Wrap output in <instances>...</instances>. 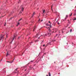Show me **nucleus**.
I'll return each mask as SVG.
<instances>
[{
  "instance_id": "5fc2aeb1",
  "label": "nucleus",
  "mask_w": 76,
  "mask_h": 76,
  "mask_svg": "<svg viewBox=\"0 0 76 76\" xmlns=\"http://www.w3.org/2000/svg\"><path fill=\"white\" fill-rule=\"evenodd\" d=\"M37 35H38V34H37Z\"/></svg>"
},
{
  "instance_id": "13d9d810",
  "label": "nucleus",
  "mask_w": 76,
  "mask_h": 76,
  "mask_svg": "<svg viewBox=\"0 0 76 76\" xmlns=\"http://www.w3.org/2000/svg\"><path fill=\"white\" fill-rule=\"evenodd\" d=\"M27 24H28V23H26Z\"/></svg>"
},
{
  "instance_id": "a211bd4d",
  "label": "nucleus",
  "mask_w": 76,
  "mask_h": 76,
  "mask_svg": "<svg viewBox=\"0 0 76 76\" xmlns=\"http://www.w3.org/2000/svg\"><path fill=\"white\" fill-rule=\"evenodd\" d=\"M53 6H51V9L52 10V12H53Z\"/></svg>"
},
{
  "instance_id": "4d7b16f0",
  "label": "nucleus",
  "mask_w": 76,
  "mask_h": 76,
  "mask_svg": "<svg viewBox=\"0 0 76 76\" xmlns=\"http://www.w3.org/2000/svg\"><path fill=\"white\" fill-rule=\"evenodd\" d=\"M51 23H50V25H51Z\"/></svg>"
},
{
  "instance_id": "7c9ffc66",
  "label": "nucleus",
  "mask_w": 76,
  "mask_h": 76,
  "mask_svg": "<svg viewBox=\"0 0 76 76\" xmlns=\"http://www.w3.org/2000/svg\"><path fill=\"white\" fill-rule=\"evenodd\" d=\"M58 25H59L60 24V23H58Z\"/></svg>"
},
{
  "instance_id": "c756f323",
  "label": "nucleus",
  "mask_w": 76,
  "mask_h": 76,
  "mask_svg": "<svg viewBox=\"0 0 76 76\" xmlns=\"http://www.w3.org/2000/svg\"><path fill=\"white\" fill-rule=\"evenodd\" d=\"M43 42H44V40L42 41V42H41V43H42Z\"/></svg>"
},
{
  "instance_id": "f03ea898",
  "label": "nucleus",
  "mask_w": 76,
  "mask_h": 76,
  "mask_svg": "<svg viewBox=\"0 0 76 76\" xmlns=\"http://www.w3.org/2000/svg\"><path fill=\"white\" fill-rule=\"evenodd\" d=\"M4 35H3V36H1V39H0V41L2 39H3V38H4Z\"/></svg>"
},
{
  "instance_id": "aec40b11",
  "label": "nucleus",
  "mask_w": 76,
  "mask_h": 76,
  "mask_svg": "<svg viewBox=\"0 0 76 76\" xmlns=\"http://www.w3.org/2000/svg\"><path fill=\"white\" fill-rule=\"evenodd\" d=\"M72 29H70V32H72Z\"/></svg>"
},
{
  "instance_id": "6e6d98bb",
  "label": "nucleus",
  "mask_w": 76,
  "mask_h": 76,
  "mask_svg": "<svg viewBox=\"0 0 76 76\" xmlns=\"http://www.w3.org/2000/svg\"><path fill=\"white\" fill-rule=\"evenodd\" d=\"M76 10H75V12H76Z\"/></svg>"
},
{
  "instance_id": "5701e85b",
  "label": "nucleus",
  "mask_w": 76,
  "mask_h": 76,
  "mask_svg": "<svg viewBox=\"0 0 76 76\" xmlns=\"http://www.w3.org/2000/svg\"><path fill=\"white\" fill-rule=\"evenodd\" d=\"M13 60L10 63H13Z\"/></svg>"
},
{
  "instance_id": "72a5a7b5",
  "label": "nucleus",
  "mask_w": 76,
  "mask_h": 76,
  "mask_svg": "<svg viewBox=\"0 0 76 76\" xmlns=\"http://www.w3.org/2000/svg\"><path fill=\"white\" fill-rule=\"evenodd\" d=\"M29 68H30V69H31V66H30L29 67Z\"/></svg>"
},
{
  "instance_id": "0eeeda50",
  "label": "nucleus",
  "mask_w": 76,
  "mask_h": 76,
  "mask_svg": "<svg viewBox=\"0 0 76 76\" xmlns=\"http://www.w3.org/2000/svg\"><path fill=\"white\" fill-rule=\"evenodd\" d=\"M22 7V6H21V7ZM23 9H24V8L23 7H21V11H22V12H23Z\"/></svg>"
},
{
  "instance_id": "3c124183",
  "label": "nucleus",
  "mask_w": 76,
  "mask_h": 76,
  "mask_svg": "<svg viewBox=\"0 0 76 76\" xmlns=\"http://www.w3.org/2000/svg\"><path fill=\"white\" fill-rule=\"evenodd\" d=\"M47 45H46V47H47Z\"/></svg>"
},
{
  "instance_id": "a18cd8bd",
  "label": "nucleus",
  "mask_w": 76,
  "mask_h": 76,
  "mask_svg": "<svg viewBox=\"0 0 76 76\" xmlns=\"http://www.w3.org/2000/svg\"><path fill=\"white\" fill-rule=\"evenodd\" d=\"M4 25V26H5V25H6V24H5Z\"/></svg>"
},
{
  "instance_id": "58836bf2",
  "label": "nucleus",
  "mask_w": 76,
  "mask_h": 76,
  "mask_svg": "<svg viewBox=\"0 0 76 76\" xmlns=\"http://www.w3.org/2000/svg\"><path fill=\"white\" fill-rule=\"evenodd\" d=\"M1 60H0V63H1Z\"/></svg>"
},
{
  "instance_id": "e433bc0d",
  "label": "nucleus",
  "mask_w": 76,
  "mask_h": 76,
  "mask_svg": "<svg viewBox=\"0 0 76 76\" xmlns=\"http://www.w3.org/2000/svg\"><path fill=\"white\" fill-rule=\"evenodd\" d=\"M7 62H8V63H10V62L9 61H7Z\"/></svg>"
},
{
  "instance_id": "ddd939ff",
  "label": "nucleus",
  "mask_w": 76,
  "mask_h": 76,
  "mask_svg": "<svg viewBox=\"0 0 76 76\" xmlns=\"http://www.w3.org/2000/svg\"><path fill=\"white\" fill-rule=\"evenodd\" d=\"M35 42H38V41H39V40H38V39L37 40H36L35 41Z\"/></svg>"
},
{
  "instance_id": "cd10ccee",
  "label": "nucleus",
  "mask_w": 76,
  "mask_h": 76,
  "mask_svg": "<svg viewBox=\"0 0 76 76\" xmlns=\"http://www.w3.org/2000/svg\"><path fill=\"white\" fill-rule=\"evenodd\" d=\"M30 29H29L28 30V31H29V32H30Z\"/></svg>"
},
{
  "instance_id": "423d86ee",
  "label": "nucleus",
  "mask_w": 76,
  "mask_h": 76,
  "mask_svg": "<svg viewBox=\"0 0 76 76\" xmlns=\"http://www.w3.org/2000/svg\"><path fill=\"white\" fill-rule=\"evenodd\" d=\"M36 26H35L34 27V29H33V31H35V28H36Z\"/></svg>"
},
{
  "instance_id": "a19ab883",
  "label": "nucleus",
  "mask_w": 76,
  "mask_h": 76,
  "mask_svg": "<svg viewBox=\"0 0 76 76\" xmlns=\"http://www.w3.org/2000/svg\"><path fill=\"white\" fill-rule=\"evenodd\" d=\"M18 26V24H17L16 26Z\"/></svg>"
},
{
  "instance_id": "2eb2a0df",
  "label": "nucleus",
  "mask_w": 76,
  "mask_h": 76,
  "mask_svg": "<svg viewBox=\"0 0 76 76\" xmlns=\"http://www.w3.org/2000/svg\"><path fill=\"white\" fill-rule=\"evenodd\" d=\"M48 34L49 35V36H50V35H51V33H48Z\"/></svg>"
},
{
  "instance_id": "7ed1b4c3",
  "label": "nucleus",
  "mask_w": 76,
  "mask_h": 76,
  "mask_svg": "<svg viewBox=\"0 0 76 76\" xmlns=\"http://www.w3.org/2000/svg\"><path fill=\"white\" fill-rule=\"evenodd\" d=\"M16 37V34H14V38L12 39V41H13V40H14V39L15 38V37ZM12 42H11V43H12Z\"/></svg>"
},
{
  "instance_id": "a878e982",
  "label": "nucleus",
  "mask_w": 76,
  "mask_h": 76,
  "mask_svg": "<svg viewBox=\"0 0 76 76\" xmlns=\"http://www.w3.org/2000/svg\"><path fill=\"white\" fill-rule=\"evenodd\" d=\"M76 20V18H75L74 20Z\"/></svg>"
},
{
  "instance_id": "052dcab7",
  "label": "nucleus",
  "mask_w": 76,
  "mask_h": 76,
  "mask_svg": "<svg viewBox=\"0 0 76 76\" xmlns=\"http://www.w3.org/2000/svg\"><path fill=\"white\" fill-rule=\"evenodd\" d=\"M71 0V1H72V0Z\"/></svg>"
},
{
  "instance_id": "bf43d9fd",
  "label": "nucleus",
  "mask_w": 76,
  "mask_h": 76,
  "mask_svg": "<svg viewBox=\"0 0 76 76\" xmlns=\"http://www.w3.org/2000/svg\"><path fill=\"white\" fill-rule=\"evenodd\" d=\"M14 60H15V59H14Z\"/></svg>"
},
{
  "instance_id": "9b49d317",
  "label": "nucleus",
  "mask_w": 76,
  "mask_h": 76,
  "mask_svg": "<svg viewBox=\"0 0 76 76\" xmlns=\"http://www.w3.org/2000/svg\"><path fill=\"white\" fill-rule=\"evenodd\" d=\"M46 26H50V28H51V26L50 25H48V24H46Z\"/></svg>"
},
{
  "instance_id": "c9c22d12",
  "label": "nucleus",
  "mask_w": 76,
  "mask_h": 76,
  "mask_svg": "<svg viewBox=\"0 0 76 76\" xmlns=\"http://www.w3.org/2000/svg\"><path fill=\"white\" fill-rule=\"evenodd\" d=\"M6 38H7V35H6Z\"/></svg>"
},
{
  "instance_id": "bb28decb",
  "label": "nucleus",
  "mask_w": 76,
  "mask_h": 76,
  "mask_svg": "<svg viewBox=\"0 0 76 76\" xmlns=\"http://www.w3.org/2000/svg\"><path fill=\"white\" fill-rule=\"evenodd\" d=\"M40 20H40V18H39V21H40Z\"/></svg>"
},
{
  "instance_id": "dca6fc26",
  "label": "nucleus",
  "mask_w": 76,
  "mask_h": 76,
  "mask_svg": "<svg viewBox=\"0 0 76 76\" xmlns=\"http://www.w3.org/2000/svg\"><path fill=\"white\" fill-rule=\"evenodd\" d=\"M49 76H51V73H50V72H49Z\"/></svg>"
},
{
  "instance_id": "49530a36",
  "label": "nucleus",
  "mask_w": 76,
  "mask_h": 76,
  "mask_svg": "<svg viewBox=\"0 0 76 76\" xmlns=\"http://www.w3.org/2000/svg\"><path fill=\"white\" fill-rule=\"evenodd\" d=\"M62 33H63V31H62Z\"/></svg>"
},
{
  "instance_id": "4be33fe9",
  "label": "nucleus",
  "mask_w": 76,
  "mask_h": 76,
  "mask_svg": "<svg viewBox=\"0 0 76 76\" xmlns=\"http://www.w3.org/2000/svg\"><path fill=\"white\" fill-rule=\"evenodd\" d=\"M22 19L21 18L19 20H18V21H20V20H22Z\"/></svg>"
},
{
  "instance_id": "37998d69",
  "label": "nucleus",
  "mask_w": 76,
  "mask_h": 76,
  "mask_svg": "<svg viewBox=\"0 0 76 76\" xmlns=\"http://www.w3.org/2000/svg\"><path fill=\"white\" fill-rule=\"evenodd\" d=\"M1 61H2V59H1V60H0Z\"/></svg>"
},
{
  "instance_id": "680f3d73",
  "label": "nucleus",
  "mask_w": 76,
  "mask_h": 76,
  "mask_svg": "<svg viewBox=\"0 0 76 76\" xmlns=\"http://www.w3.org/2000/svg\"><path fill=\"white\" fill-rule=\"evenodd\" d=\"M19 1H20V0H19Z\"/></svg>"
},
{
  "instance_id": "6e6552de",
  "label": "nucleus",
  "mask_w": 76,
  "mask_h": 76,
  "mask_svg": "<svg viewBox=\"0 0 76 76\" xmlns=\"http://www.w3.org/2000/svg\"><path fill=\"white\" fill-rule=\"evenodd\" d=\"M9 55H10V54H9V52H7V54L6 55V57H7V56H9Z\"/></svg>"
},
{
  "instance_id": "f8f14e48",
  "label": "nucleus",
  "mask_w": 76,
  "mask_h": 76,
  "mask_svg": "<svg viewBox=\"0 0 76 76\" xmlns=\"http://www.w3.org/2000/svg\"><path fill=\"white\" fill-rule=\"evenodd\" d=\"M18 69V68L16 69L15 70V71H17V73H18V72H19V71H17Z\"/></svg>"
},
{
  "instance_id": "de8ad7c7",
  "label": "nucleus",
  "mask_w": 76,
  "mask_h": 76,
  "mask_svg": "<svg viewBox=\"0 0 76 76\" xmlns=\"http://www.w3.org/2000/svg\"><path fill=\"white\" fill-rule=\"evenodd\" d=\"M38 39H39V38H38Z\"/></svg>"
},
{
  "instance_id": "473e14b6",
  "label": "nucleus",
  "mask_w": 76,
  "mask_h": 76,
  "mask_svg": "<svg viewBox=\"0 0 76 76\" xmlns=\"http://www.w3.org/2000/svg\"><path fill=\"white\" fill-rule=\"evenodd\" d=\"M43 47H44V46H45V45H43Z\"/></svg>"
},
{
  "instance_id": "f704fd0d",
  "label": "nucleus",
  "mask_w": 76,
  "mask_h": 76,
  "mask_svg": "<svg viewBox=\"0 0 76 76\" xmlns=\"http://www.w3.org/2000/svg\"><path fill=\"white\" fill-rule=\"evenodd\" d=\"M57 35H58V34H56V37H57Z\"/></svg>"
},
{
  "instance_id": "864d4df0",
  "label": "nucleus",
  "mask_w": 76,
  "mask_h": 76,
  "mask_svg": "<svg viewBox=\"0 0 76 76\" xmlns=\"http://www.w3.org/2000/svg\"><path fill=\"white\" fill-rule=\"evenodd\" d=\"M40 29H39V30H40Z\"/></svg>"
},
{
  "instance_id": "f257e3e1",
  "label": "nucleus",
  "mask_w": 76,
  "mask_h": 76,
  "mask_svg": "<svg viewBox=\"0 0 76 76\" xmlns=\"http://www.w3.org/2000/svg\"><path fill=\"white\" fill-rule=\"evenodd\" d=\"M53 32H56L57 31V29L56 28H55L54 29H53Z\"/></svg>"
},
{
  "instance_id": "20e7f679",
  "label": "nucleus",
  "mask_w": 76,
  "mask_h": 76,
  "mask_svg": "<svg viewBox=\"0 0 76 76\" xmlns=\"http://www.w3.org/2000/svg\"><path fill=\"white\" fill-rule=\"evenodd\" d=\"M34 15H35V12H34L33 13V14L31 16L32 18V17H33V16H34Z\"/></svg>"
},
{
  "instance_id": "6ab92c4d",
  "label": "nucleus",
  "mask_w": 76,
  "mask_h": 76,
  "mask_svg": "<svg viewBox=\"0 0 76 76\" xmlns=\"http://www.w3.org/2000/svg\"><path fill=\"white\" fill-rule=\"evenodd\" d=\"M45 10H43V13L45 12Z\"/></svg>"
},
{
  "instance_id": "ea45409f",
  "label": "nucleus",
  "mask_w": 76,
  "mask_h": 76,
  "mask_svg": "<svg viewBox=\"0 0 76 76\" xmlns=\"http://www.w3.org/2000/svg\"><path fill=\"white\" fill-rule=\"evenodd\" d=\"M49 23H51V22L50 21H49Z\"/></svg>"
},
{
  "instance_id": "4468645a",
  "label": "nucleus",
  "mask_w": 76,
  "mask_h": 76,
  "mask_svg": "<svg viewBox=\"0 0 76 76\" xmlns=\"http://www.w3.org/2000/svg\"><path fill=\"white\" fill-rule=\"evenodd\" d=\"M55 25H56V23H55L54 22L52 24V25H53L54 26H55Z\"/></svg>"
},
{
  "instance_id": "e2e57ef3",
  "label": "nucleus",
  "mask_w": 76,
  "mask_h": 76,
  "mask_svg": "<svg viewBox=\"0 0 76 76\" xmlns=\"http://www.w3.org/2000/svg\"><path fill=\"white\" fill-rule=\"evenodd\" d=\"M72 44H73V43H72Z\"/></svg>"
},
{
  "instance_id": "09e8293b",
  "label": "nucleus",
  "mask_w": 76,
  "mask_h": 76,
  "mask_svg": "<svg viewBox=\"0 0 76 76\" xmlns=\"http://www.w3.org/2000/svg\"><path fill=\"white\" fill-rule=\"evenodd\" d=\"M69 20H68V21H69Z\"/></svg>"
},
{
  "instance_id": "c03bdc74",
  "label": "nucleus",
  "mask_w": 76,
  "mask_h": 76,
  "mask_svg": "<svg viewBox=\"0 0 76 76\" xmlns=\"http://www.w3.org/2000/svg\"><path fill=\"white\" fill-rule=\"evenodd\" d=\"M46 76H48V75H46Z\"/></svg>"
},
{
  "instance_id": "b1692460",
  "label": "nucleus",
  "mask_w": 76,
  "mask_h": 76,
  "mask_svg": "<svg viewBox=\"0 0 76 76\" xmlns=\"http://www.w3.org/2000/svg\"><path fill=\"white\" fill-rule=\"evenodd\" d=\"M17 25H20V23H18Z\"/></svg>"
},
{
  "instance_id": "8fccbe9b",
  "label": "nucleus",
  "mask_w": 76,
  "mask_h": 76,
  "mask_svg": "<svg viewBox=\"0 0 76 76\" xmlns=\"http://www.w3.org/2000/svg\"><path fill=\"white\" fill-rule=\"evenodd\" d=\"M30 63H28V64H29Z\"/></svg>"
},
{
  "instance_id": "603ef678",
  "label": "nucleus",
  "mask_w": 76,
  "mask_h": 76,
  "mask_svg": "<svg viewBox=\"0 0 76 76\" xmlns=\"http://www.w3.org/2000/svg\"><path fill=\"white\" fill-rule=\"evenodd\" d=\"M69 28H70V27H69Z\"/></svg>"
},
{
  "instance_id": "2f4dec72",
  "label": "nucleus",
  "mask_w": 76,
  "mask_h": 76,
  "mask_svg": "<svg viewBox=\"0 0 76 76\" xmlns=\"http://www.w3.org/2000/svg\"><path fill=\"white\" fill-rule=\"evenodd\" d=\"M30 62H33V61H31Z\"/></svg>"
},
{
  "instance_id": "393cba45",
  "label": "nucleus",
  "mask_w": 76,
  "mask_h": 76,
  "mask_svg": "<svg viewBox=\"0 0 76 76\" xmlns=\"http://www.w3.org/2000/svg\"><path fill=\"white\" fill-rule=\"evenodd\" d=\"M68 23H70V22L69 21H68Z\"/></svg>"
},
{
  "instance_id": "c85d7f7f",
  "label": "nucleus",
  "mask_w": 76,
  "mask_h": 76,
  "mask_svg": "<svg viewBox=\"0 0 76 76\" xmlns=\"http://www.w3.org/2000/svg\"><path fill=\"white\" fill-rule=\"evenodd\" d=\"M20 13H22V12L20 11Z\"/></svg>"
},
{
  "instance_id": "39448f33",
  "label": "nucleus",
  "mask_w": 76,
  "mask_h": 76,
  "mask_svg": "<svg viewBox=\"0 0 76 76\" xmlns=\"http://www.w3.org/2000/svg\"><path fill=\"white\" fill-rule=\"evenodd\" d=\"M68 18V15H66V18L64 19V20H66V19H67V18Z\"/></svg>"
},
{
  "instance_id": "79ce46f5",
  "label": "nucleus",
  "mask_w": 76,
  "mask_h": 76,
  "mask_svg": "<svg viewBox=\"0 0 76 76\" xmlns=\"http://www.w3.org/2000/svg\"><path fill=\"white\" fill-rule=\"evenodd\" d=\"M26 70H25V71H26Z\"/></svg>"
},
{
  "instance_id": "412c9836",
  "label": "nucleus",
  "mask_w": 76,
  "mask_h": 76,
  "mask_svg": "<svg viewBox=\"0 0 76 76\" xmlns=\"http://www.w3.org/2000/svg\"><path fill=\"white\" fill-rule=\"evenodd\" d=\"M76 13L74 14V16H76Z\"/></svg>"
},
{
  "instance_id": "1a4fd4ad",
  "label": "nucleus",
  "mask_w": 76,
  "mask_h": 76,
  "mask_svg": "<svg viewBox=\"0 0 76 76\" xmlns=\"http://www.w3.org/2000/svg\"><path fill=\"white\" fill-rule=\"evenodd\" d=\"M46 28H49V31H50H50H51V29H50V27H48V28H47V27H46Z\"/></svg>"
},
{
  "instance_id": "9d476101",
  "label": "nucleus",
  "mask_w": 76,
  "mask_h": 76,
  "mask_svg": "<svg viewBox=\"0 0 76 76\" xmlns=\"http://www.w3.org/2000/svg\"><path fill=\"white\" fill-rule=\"evenodd\" d=\"M41 36H42L44 37L45 36H47V34H45V35H41Z\"/></svg>"
},
{
  "instance_id": "4c0bfd02",
  "label": "nucleus",
  "mask_w": 76,
  "mask_h": 76,
  "mask_svg": "<svg viewBox=\"0 0 76 76\" xmlns=\"http://www.w3.org/2000/svg\"><path fill=\"white\" fill-rule=\"evenodd\" d=\"M43 21V20H42L41 21V22H42V21Z\"/></svg>"
},
{
  "instance_id": "f3484780",
  "label": "nucleus",
  "mask_w": 76,
  "mask_h": 76,
  "mask_svg": "<svg viewBox=\"0 0 76 76\" xmlns=\"http://www.w3.org/2000/svg\"><path fill=\"white\" fill-rule=\"evenodd\" d=\"M72 13L70 15H69V16L70 17V16H72Z\"/></svg>"
}]
</instances>
